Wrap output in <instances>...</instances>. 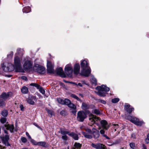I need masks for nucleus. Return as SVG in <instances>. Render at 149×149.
I'll use <instances>...</instances> for the list:
<instances>
[{"instance_id": "obj_34", "label": "nucleus", "mask_w": 149, "mask_h": 149, "mask_svg": "<svg viewBox=\"0 0 149 149\" xmlns=\"http://www.w3.org/2000/svg\"><path fill=\"white\" fill-rule=\"evenodd\" d=\"M57 100L59 103L62 104H64V100L61 98H59L57 99Z\"/></svg>"}, {"instance_id": "obj_46", "label": "nucleus", "mask_w": 149, "mask_h": 149, "mask_svg": "<svg viewBox=\"0 0 149 149\" xmlns=\"http://www.w3.org/2000/svg\"><path fill=\"white\" fill-rule=\"evenodd\" d=\"M93 112L96 114H100V111L97 109H95Z\"/></svg>"}, {"instance_id": "obj_6", "label": "nucleus", "mask_w": 149, "mask_h": 149, "mask_svg": "<svg viewBox=\"0 0 149 149\" xmlns=\"http://www.w3.org/2000/svg\"><path fill=\"white\" fill-rule=\"evenodd\" d=\"M87 117V115L85 112L83 111H79L77 113V120L80 122H83Z\"/></svg>"}, {"instance_id": "obj_19", "label": "nucleus", "mask_w": 149, "mask_h": 149, "mask_svg": "<svg viewBox=\"0 0 149 149\" xmlns=\"http://www.w3.org/2000/svg\"><path fill=\"white\" fill-rule=\"evenodd\" d=\"M81 69H84L87 68H90L89 66V64L88 63L87 61L85 60H84L81 61Z\"/></svg>"}, {"instance_id": "obj_53", "label": "nucleus", "mask_w": 149, "mask_h": 149, "mask_svg": "<svg viewBox=\"0 0 149 149\" xmlns=\"http://www.w3.org/2000/svg\"><path fill=\"white\" fill-rule=\"evenodd\" d=\"M76 86H80V87H82L83 85L81 83H79L78 84H77V85H76Z\"/></svg>"}, {"instance_id": "obj_10", "label": "nucleus", "mask_w": 149, "mask_h": 149, "mask_svg": "<svg viewBox=\"0 0 149 149\" xmlns=\"http://www.w3.org/2000/svg\"><path fill=\"white\" fill-rule=\"evenodd\" d=\"M47 72L50 73H53L54 72V66L52 63L50 62L47 61Z\"/></svg>"}, {"instance_id": "obj_45", "label": "nucleus", "mask_w": 149, "mask_h": 149, "mask_svg": "<svg viewBox=\"0 0 149 149\" xmlns=\"http://www.w3.org/2000/svg\"><path fill=\"white\" fill-rule=\"evenodd\" d=\"M5 105V102L0 99V106H3Z\"/></svg>"}, {"instance_id": "obj_15", "label": "nucleus", "mask_w": 149, "mask_h": 149, "mask_svg": "<svg viewBox=\"0 0 149 149\" xmlns=\"http://www.w3.org/2000/svg\"><path fill=\"white\" fill-rule=\"evenodd\" d=\"M100 123L103 129L107 130L109 128V126L106 120H102L100 121Z\"/></svg>"}, {"instance_id": "obj_28", "label": "nucleus", "mask_w": 149, "mask_h": 149, "mask_svg": "<svg viewBox=\"0 0 149 149\" xmlns=\"http://www.w3.org/2000/svg\"><path fill=\"white\" fill-rule=\"evenodd\" d=\"M82 108L83 109H86L89 108V106L88 104H86L84 102L82 103Z\"/></svg>"}, {"instance_id": "obj_51", "label": "nucleus", "mask_w": 149, "mask_h": 149, "mask_svg": "<svg viewBox=\"0 0 149 149\" xmlns=\"http://www.w3.org/2000/svg\"><path fill=\"white\" fill-rule=\"evenodd\" d=\"M26 136L28 137V138L30 139H32L29 133L27 132H26Z\"/></svg>"}, {"instance_id": "obj_4", "label": "nucleus", "mask_w": 149, "mask_h": 149, "mask_svg": "<svg viewBox=\"0 0 149 149\" xmlns=\"http://www.w3.org/2000/svg\"><path fill=\"white\" fill-rule=\"evenodd\" d=\"M65 72L67 76L70 77H72L73 73L72 66L71 64H67L65 68Z\"/></svg>"}, {"instance_id": "obj_55", "label": "nucleus", "mask_w": 149, "mask_h": 149, "mask_svg": "<svg viewBox=\"0 0 149 149\" xmlns=\"http://www.w3.org/2000/svg\"><path fill=\"white\" fill-rule=\"evenodd\" d=\"M68 82L70 84H73L74 86H76V85H77V84L74 82Z\"/></svg>"}, {"instance_id": "obj_8", "label": "nucleus", "mask_w": 149, "mask_h": 149, "mask_svg": "<svg viewBox=\"0 0 149 149\" xmlns=\"http://www.w3.org/2000/svg\"><path fill=\"white\" fill-rule=\"evenodd\" d=\"M35 71L38 73L43 74L45 72V68L43 67L40 66L38 64L36 65L33 67Z\"/></svg>"}, {"instance_id": "obj_16", "label": "nucleus", "mask_w": 149, "mask_h": 149, "mask_svg": "<svg viewBox=\"0 0 149 149\" xmlns=\"http://www.w3.org/2000/svg\"><path fill=\"white\" fill-rule=\"evenodd\" d=\"M80 69V66L79 63L75 64L74 66L73 72L75 74L77 75L79 74Z\"/></svg>"}, {"instance_id": "obj_33", "label": "nucleus", "mask_w": 149, "mask_h": 149, "mask_svg": "<svg viewBox=\"0 0 149 149\" xmlns=\"http://www.w3.org/2000/svg\"><path fill=\"white\" fill-rule=\"evenodd\" d=\"M64 104L68 106L70 103L71 101L68 99H65L64 100Z\"/></svg>"}, {"instance_id": "obj_11", "label": "nucleus", "mask_w": 149, "mask_h": 149, "mask_svg": "<svg viewBox=\"0 0 149 149\" xmlns=\"http://www.w3.org/2000/svg\"><path fill=\"white\" fill-rule=\"evenodd\" d=\"M91 146L97 149H106V147L104 145L101 143L94 144L92 143Z\"/></svg>"}, {"instance_id": "obj_62", "label": "nucleus", "mask_w": 149, "mask_h": 149, "mask_svg": "<svg viewBox=\"0 0 149 149\" xmlns=\"http://www.w3.org/2000/svg\"><path fill=\"white\" fill-rule=\"evenodd\" d=\"M0 149H3L2 147L0 145Z\"/></svg>"}, {"instance_id": "obj_60", "label": "nucleus", "mask_w": 149, "mask_h": 149, "mask_svg": "<svg viewBox=\"0 0 149 149\" xmlns=\"http://www.w3.org/2000/svg\"><path fill=\"white\" fill-rule=\"evenodd\" d=\"M143 149H147V148L146 146L144 144H143Z\"/></svg>"}, {"instance_id": "obj_49", "label": "nucleus", "mask_w": 149, "mask_h": 149, "mask_svg": "<svg viewBox=\"0 0 149 149\" xmlns=\"http://www.w3.org/2000/svg\"><path fill=\"white\" fill-rule=\"evenodd\" d=\"M85 130L86 131V132H87L89 133L90 134L92 133L91 130L89 129L86 128L85 129Z\"/></svg>"}, {"instance_id": "obj_63", "label": "nucleus", "mask_w": 149, "mask_h": 149, "mask_svg": "<svg viewBox=\"0 0 149 149\" xmlns=\"http://www.w3.org/2000/svg\"><path fill=\"white\" fill-rule=\"evenodd\" d=\"M22 149H28L27 148H22Z\"/></svg>"}, {"instance_id": "obj_44", "label": "nucleus", "mask_w": 149, "mask_h": 149, "mask_svg": "<svg viewBox=\"0 0 149 149\" xmlns=\"http://www.w3.org/2000/svg\"><path fill=\"white\" fill-rule=\"evenodd\" d=\"M145 142L147 144L149 143V134L147 135V137L145 139Z\"/></svg>"}, {"instance_id": "obj_57", "label": "nucleus", "mask_w": 149, "mask_h": 149, "mask_svg": "<svg viewBox=\"0 0 149 149\" xmlns=\"http://www.w3.org/2000/svg\"><path fill=\"white\" fill-rule=\"evenodd\" d=\"M100 102L101 103L103 104H105L106 103V102L105 101L103 100H100Z\"/></svg>"}, {"instance_id": "obj_36", "label": "nucleus", "mask_w": 149, "mask_h": 149, "mask_svg": "<svg viewBox=\"0 0 149 149\" xmlns=\"http://www.w3.org/2000/svg\"><path fill=\"white\" fill-rule=\"evenodd\" d=\"M119 100V99L118 98H115L112 99L111 100V102L113 103H116L118 102Z\"/></svg>"}, {"instance_id": "obj_21", "label": "nucleus", "mask_w": 149, "mask_h": 149, "mask_svg": "<svg viewBox=\"0 0 149 149\" xmlns=\"http://www.w3.org/2000/svg\"><path fill=\"white\" fill-rule=\"evenodd\" d=\"M23 53L24 51L23 49H18L17 50V52L15 55V58L16 56H17L19 58V59H20L19 57L18 56H21L23 54ZM19 60H20V59H19Z\"/></svg>"}, {"instance_id": "obj_3", "label": "nucleus", "mask_w": 149, "mask_h": 149, "mask_svg": "<svg viewBox=\"0 0 149 149\" xmlns=\"http://www.w3.org/2000/svg\"><path fill=\"white\" fill-rule=\"evenodd\" d=\"M89 120L90 122L91 123V125L89 124V125L91 126L92 125H93L94 123L96 124L97 125H99V124L97 122L100 120V118L97 117L91 113L89 114Z\"/></svg>"}, {"instance_id": "obj_31", "label": "nucleus", "mask_w": 149, "mask_h": 149, "mask_svg": "<svg viewBox=\"0 0 149 149\" xmlns=\"http://www.w3.org/2000/svg\"><path fill=\"white\" fill-rule=\"evenodd\" d=\"M46 143L45 142L41 141L38 142V146H41L44 147H46Z\"/></svg>"}, {"instance_id": "obj_61", "label": "nucleus", "mask_w": 149, "mask_h": 149, "mask_svg": "<svg viewBox=\"0 0 149 149\" xmlns=\"http://www.w3.org/2000/svg\"><path fill=\"white\" fill-rule=\"evenodd\" d=\"M63 112H64V111H62L61 112H60V114H62V113Z\"/></svg>"}, {"instance_id": "obj_52", "label": "nucleus", "mask_w": 149, "mask_h": 149, "mask_svg": "<svg viewBox=\"0 0 149 149\" xmlns=\"http://www.w3.org/2000/svg\"><path fill=\"white\" fill-rule=\"evenodd\" d=\"M33 125H35L39 129H40V130H41L42 129L41 128V127L38 125L37 124H36V123H33Z\"/></svg>"}, {"instance_id": "obj_12", "label": "nucleus", "mask_w": 149, "mask_h": 149, "mask_svg": "<svg viewBox=\"0 0 149 149\" xmlns=\"http://www.w3.org/2000/svg\"><path fill=\"white\" fill-rule=\"evenodd\" d=\"M1 139L2 140L3 143L6 146H10V144L8 141L9 139L8 136L7 135H6L4 136L1 137Z\"/></svg>"}, {"instance_id": "obj_59", "label": "nucleus", "mask_w": 149, "mask_h": 149, "mask_svg": "<svg viewBox=\"0 0 149 149\" xmlns=\"http://www.w3.org/2000/svg\"><path fill=\"white\" fill-rule=\"evenodd\" d=\"M115 126L116 127H114V128L115 129V131H116V129H117V127H118V125L116 124V125Z\"/></svg>"}, {"instance_id": "obj_48", "label": "nucleus", "mask_w": 149, "mask_h": 149, "mask_svg": "<svg viewBox=\"0 0 149 149\" xmlns=\"http://www.w3.org/2000/svg\"><path fill=\"white\" fill-rule=\"evenodd\" d=\"M21 140L23 143H26L27 141V139L25 137H22L21 138Z\"/></svg>"}, {"instance_id": "obj_25", "label": "nucleus", "mask_w": 149, "mask_h": 149, "mask_svg": "<svg viewBox=\"0 0 149 149\" xmlns=\"http://www.w3.org/2000/svg\"><path fill=\"white\" fill-rule=\"evenodd\" d=\"M22 10L24 13H27L30 12L31 11V9L29 7L27 6L24 8H23Z\"/></svg>"}, {"instance_id": "obj_24", "label": "nucleus", "mask_w": 149, "mask_h": 149, "mask_svg": "<svg viewBox=\"0 0 149 149\" xmlns=\"http://www.w3.org/2000/svg\"><path fill=\"white\" fill-rule=\"evenodd\" d=\"M82 134L84 137L87 138L91 139L92 138L93 136L92 135L88 134L84 132H82Z\"/></svg>"}, {"instance_id": "obj_54", "label": "nucleus", "mask_w": 149, "mask_h": 149, "mask_svg": "<svg viewBox=\"0 0 149 149\" xmlns=\"http://www.w3.org/2000/svg\"><path fill=\"white\" fill-rule=\"evenodd\" d=\"M22 79L23 80H25L26 81L27 80V78L25 76H22L21 77Z\"/></svg>"}, {"instance_id": "obj_1", "label": "nucleus", "mask_w": 149, "mask_h": 149, "mask_svg": "<svg viewBox=\"0 0 149 149\" xmlns=\"http://www.w3.org/2000/svg\"><path fill=\"white\" fill-rule=\"evenodd\" d=\"M1 68L4 71L6 72H11L14 69L17 72H22L23 70L22 68L21 62L19 58L16 56L14 59V65L11 63H3L1 65Z\"/></svg>"}, {"instance_id": "obj_9", "label": "nucleus", "mask_w": 149, "mask_h": 149, "mask_svg": "<svg viewBox=\"0 0 149 149\" xmlns=\"http://www.w3.org/2000/svg\"><path fill=\"white\" fill-rule=\"evenodd\" d=\"M91 72V69L90 68L82 69L80 74L85 77L89 76Z\"/></svg>"}, {"instance_id": "obj_5", "label": "nucleus", "mask_w": 149, "mask_h": 149, "mask_svg": "<svg viewBox=\"0 0 149 149\" xmlns=\"http://www.w3.org/2000/svg\"><path fill=\"white\" fill-rule=\"evenodd\" d=\"M127 119L130 120L131 122L139 126H141L143 123L142 121H139L138 118L132 116L128 117L127 118Z\"/></svg>"}, {"instance_id": "obj_38", "label": "nucleus", "mask_w": 149, "mask_h": 149, "mask_svg": "<svg viewBox=\"0 0 149 149\" xmlns=\"http://www.w3.org/2000/svg\"><path fill=\"white\" fill-rule=\"evenodd\" d=\"M74 146L77 148H79L81 147V145L79 143H75L74 144Z\"/></svg>"}, {"instance_id": "obj_30", "label": "nucleus", "mask_w": 149, "mask_h": 149, "mask_svg": "<svg viewBox=\"0 0 149 149\" xmlns=\"http://www.w3.org/2000/svg\"><path fill=\"white\" fill-rule=\"evenodd\" d=\"M91 81L93 84L96 85L97 83V80L93 76L91 77Z\"/></svg>"}, {"instance_id": "obj_37", "label": "nucleus", "mask_w": 149, "mask_h": 149, "mask_svg": "<svg viewBox=\"0 0 149 149\" xmlns=\"http://www.w3.org/2000/svg\"><path fill=\"white\" fill-rule=\"evenodd\" d=\"M46 110L48 113L50 114L51 116H52L54 115V112L48 109H47Z\"/></svg>"}, {"instance_id": "obj_50", "label": "nucleus", "mask_w": 149, "mask_h": 149, "mask_svg": "<svg viewBox=\"0 0 149 149\" xmlns=\"http://www.w3.org/2000/svg\"><path fill=\"white\" fill-rule=\"evenodd\" d=\"M130 105L129 104L126 105H125V110H126L127 109H128L129 108H130Z\"/></svg>"}, {"instance_id": "obj_47", "label": "nucleus", "mask_w": 149, "mask_h": 149, "mask_svg": "<svg viewBox=\"0 0 149 149\" xmlns=\"http://www.w3.org/2000/svg\"><path fill=\"white\" fill-rule=\"evenodd\" d=\"M6 120L5 118H3L1 119V123H4L6 122Z\"/></svg>"}, {"instance_id": "obj_29", "label": "nucleus", "mask_w": 149, "mask_h": 149, "mask_svg": "<svg viewBox=\"0 0 149 149\" xmlns=\"http://www.w3.org/2000/svg\"><path fill=\"white\" fill-rule=\"evenodd\" d=\"M61 133L63 135H66V134H68L69 135V134L70 133L68 131L63 130H61Z\"/></svg>"}, {"instance_id": "obj_40", "label": "nucleus", "mask_w": 149, "mask_h": 149, "mask_svg": "<svg viewBox=\"0 0 149 149\" xmlns=\"http://www.w3.org/2000/svg\"><path fill=\"white\" fill-rule=\"evenodd\" d=\"M130 147L132 149H134L135 148V144L134 143H130Z\"/></svg>"}, {"instance_id": "obj_58", "label": "nucleus", "mask_w": 149, "mask_h": 149, "mask_svg": "<svg viewBox=\"0 0 149 149\" xmlns=\"http://www.w3.org/2000/svg\"><path fill=\"white\" fill-rule=\"evenodd\" d=\"M72 110H73L72 111V113L74 114H75L76 112V109H72Z\"/></svg>"}, {"instance_id": "obj_42", "label": "nucleus", "mask_w": 149, "mask_h": 149, "mask_svg": "<svg viewBox=\"0 0 149 149\" xmlns=\"http://www.w3.org/2000/svg\"><path fill=\"white\" fill-rule=\"evenodd\" d=\"M62 138L64 141H67L68 139V136L66 135H63Z\"/></svg>"}, {"instance_id": "obj_23", "label": "nucleus", "mask_w": 149, "mask_h": 149, "mask_svg": "<svg viewBox=\"0 0 149 149\" xmlns=\"http://www.w3.org/2000/svg\"><path fill=\"white\" fill-rule=\"evenodd\" d=\"M69 136L72 137L75 140H77L78 139V135L74 132H72L69 134Z\"/></svg>"}, {"instance_id": "obj_2", "label": "nucleus", "mask_w": 149, "mask_h": 149, "mask_svg": "<svg viewBox=\"0 0 149 149\" xmlns=\"http://www.w3.org/2000/svg\"><path fill=\"white\" fill-rule=\"evenodd\" d=\"M96 89L98 91L97 94L100 96L104 97L105 96V93L104 92L109 91L110 89L104 85L99 86L96 88Z\"/></svg>"}, {"instance_id": "obj_7", "label": "nucleus", "mask_w": 149, "mask_h": 149, "mask_svg": "<svg viewBox=\"0 0 149 149\" xmlns=\"http://www.w3.org/2000/svg\"><path fill=\"white\" fill-rule=\"evenodd\" d=\"M25 62L23 65V68L24 70H27L32 68L33 62L30 60L25 59Z\"/></svg>"}, {"instance_id": "obj_22", "label": "nucleus", "mask_w": 149, "mask_h": 149, "mask_svg": "<svg viewBox=\"0 0 149 149\" xmlns=\"http://www.w3.org/2000/svg\"><path fill=\"white\" fill-rule=\"evenodd\" d=\"M5 127L7 130H9L11 132H13L14 129V126L13 125H5Z\"/></svg>"}, {"instance_id": "obj_64", "label": "nucleus", "mask_w": 149, "mask_h": 149, "mask_svg": "<svg viewBox=\"0 0 149 149\" xmlns=\"http://www.w3.org/2000/svg\"><path fill=\"white\" fill-rule=\"evenodd\" d=\"M80 95L82 97H83V95L82 94H80Z\"/></svg>"}, {"instance_id": "obj_35", "label": "nucleus", "mask_w": 149, "mask_h": 149, "mask_svg": "<svg viewBox=\"0 0 149 149\" xmlns=\"http://www.w3.org/2000/svg\"><path fill=\"white\" fill-rule=\"evenodd\" d=\"M2 115L4 117H6L8 115L7 111L6 110H3L1 113Z\"/></svg>"}, {"instance_id": "obj_39", "label": "nucleus", "mask_w": 149, "mask_h": 149, "mask_svg": "<svg viewBox=\"0 0 149 149\" xmlns=\"http://www.w3.org/2000/svg\"><path fill=\"white\" fill-rule=\"evenodd\" d=\"M71 97L75 99H76L78 100H80V99L78 98V97L76 95L74 94H71Z\"/></svg>"}, {"instance_id": "obj_20", "label": "nucleus", "mask_w": 149, "mask_h": 149, "mask_svg": "<svg viewBox=\"0 0 149 149\" xmlns=\"http://www.w3.org/2000/svg\"><path fill=\"white\" fill-rule=\"evenodd\" d=\"M56 72L57 74L59 75L61 77H65V74L64 73L62 68H59L57 69Z\"/></svg>"}, {"instance_id": "obj_14", "label": "nucleus", "mask_w": 149, "mask_h": 149, "mask_svg": "<svg viewBox=\"0 0 149 149\" xmlns=\"http://www.w3.org/2000/svg\"><path fill=\"white\" fill-rule=\"evenodd\" d=\"M12 95V93L11 92H8L7 93L3 92L0 96V98L5 100L9 97L11 96Z\"/></svg>"}, {"instance_id": "obj_13", "label": "nucleus", "mask_w": 149, "mask_h": 149, "mask_svg": "<svg viewBox=\"0 0 149 149\" xmlns=\"http://www.w3.org/2000/svg\"><path fill=\"white\" fill-rule=\"evenodd\" d=\"M37 99L36 97L31 96L29 97L26 100L27 102L29 104L33 105L35 104V101L36 102Z\"/></svg>"}, {"instance_id": "obj_56", "label": "nucleus", "mask_w": 149, "mask_h": 149, "mask_svg": "<svg viewBox=\"0 0 149 149\" xmlns=\"http://www.w3.org/2000/svg\"><path fill=\"white\" fill-rule=\"evenodd\" d=\"M20 108L21 110H22V111H23L24 108V107H23V105H20Z\"/></svg>"}, {"instance_id": "obj_32", "label": "nucleus", "mask_w": 149, "mask_h": 149, "mask_svg": "<svg viewBox=\"0 0 149 149\" xmlns=\"http://www.w3.org/2000/svg\"><path fill=\"white\" fill-rule=\"evenodd\" d=\"M68 106L70 108L72 109H76V106L73 104L71 103V102Z\"/></svg>"}, {"instance_id": "obj_17", "label": "nucleus", "mask_w": 149, "mask_h": 149, "mask_svg": "<svg viewBox=\"0 0 149 149\" xmlns=\"http://www.w3.org/2000/svg\"><path fill=\"white\" fill-rule=\"evenodd\" d=\"M30 85L31 86H34L36 87L38 89H39V91L42 94H44L45 93V91L44 90L41 88L40 85L39 84H37L36 83H31L30 84Z\"/></svg>"}, {"instance_id": "obj_26", "label": "nucleus", "mask_w": 149, "mask_h": 149, "mask_svg": "<svg viewBox=\"0 0 149 149\" xmlns=\"http://www.w3.org/2000/svg\"><path fill=\"white\" fill-rule=\"evenodd\" d=\"M104 130V129H103L101 130L100 131V133L103 136L105 137L107 139H109V138L104 134L105 131Z\"/></svg>"}, {"instance_id": "obj_27", "label": "nucleus", "mask_w": 149, "mask_h": 149, "mask_svg": "<svg viewBox=\"0 0 149 149\" xmlns=\"http://www.w3.org/2000/svg\"><path fill=\"white\" fill-rule=\"evenodd\" d=\"M28 89L27 88L26 86L23 87L21 89V91L23 93H28Z\"/></svg>"}, {"instance_id": "obj_41", "label": "nucleus", "mask_w": 149, "mask_h": 149, "mask_svg": "<svg viewBox=\"0 0 149 149\" xmlns=\"http://www.w3.org/2000/svg\"><path fill=\"white\" fill-rule=\"evenodd\" d=\"M134 110V109L133 108H130L126 111L129 113H130L131 112Z\"/></svg>"}, {"instance_id": "obj_18", "label": "nucleus", "mask_w": 149, "mask_h": 149, "mask_svg": "<svg viewBox=\"0 0 149 149\" xmlns=\"http://www.w3.org/2000/svg\"><path fill=\"white\" fill-rule=\"evenodd\" d=\"M92 134L94 138L95 139L98 138L100 136L99 132L94 128H93L92 130Z\"/></svg>"}, {"instance_id": "obj_43", "label": "nucleus", "mask_w": 149, "mask_h": 149, "mask_svg": "<svg viewBox=\"0 0 149 149\" xmlns=\"http://www.w3.org/2000/svg\"><path fill=\"white\" fill-rule=\"evenodd\" d=\"M31 143L35 145H38V142H36L33 139H31Z\"/></svg>"}]
</instances>
